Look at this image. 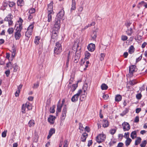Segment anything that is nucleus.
<instances>
[{
	"label": "nucleus",
	"mask_w": 147,
	"mask_h": 147,
	"mask_svg": "<svg viewBox=\"0 0 147 147\" xmlns=\"http://www.w3.org/2000/svg\"><path fill=\"white\" fill-rule=\"evenodd\" d=\"M82 90L81 89L79 90L77 93L72 96L71 99L72 102H76L78 100L79 96L80 95L82 92Z\"/></svg>",
	"instance_id": "20e7f679"
},
{
	"label": "nucleus",
	"mask_w": 147,
	"mask_h": 147,
	"mask_svg": "<svg viewBox=\"0 0 147 147\" xmlns=\"http://www.w3.org/2000/svg\"><path fill=\"white\" fill-rule=\"evenodd\" d=\"M135 48L133 45H131L129 49L128 52L129 53L131 54L134 52Z\"/></svg>",
	"instance_id": "bb28decb"
},
{
	"label": "nucleus",
	"mask_w": 147,
	"mask_h": 147,
	"mask_svg": "<svg viewBox=\"0 0 147 147\" xmlns=\"http://www.w3.org/2000/svg\"><path fill=\"white\" fill-rule=\"evenodd\" d=\"M109 96L108 94H104L102 96V98L105 100H106L108 98Z\"/></svg>",
	"instance_id": "13d9d810"
},
{
	"label": "nucleus",
	"mask_w": 147,
	"mask_h": 147,
	"mask_svg": "<svg viewBox=\"0 0 147 147\" xmlns=\"http://www.w3.org/2000/svg\"><path fill=\"white\" fill-rule=\"evenodd\" d=\"M116 130L115 129H111L110 131V133L112 134L113 135L116 132Z\"/></svg>",
	"instance_id": "e2e57ef3"
},
{
	"label": "nucleus",
	"mask_w": 147,
	"mask_h": 147,
	"mask_svg": "<svg viewBox=\"0 0 147 147\" xmlns=\"http://www.w3.org/2000/svg\"><path fill=\"white\" fill-rule=\"evenodd\" d=\"M147 143L146 141L144 140L142 142V143L140 144V146L141 147H145Z\"/></svg>",
	"instance_id": "de8ad7c7"
},
{
	"label": "nucleus",
	"mask_w": 147,
	"mask_h": 147,
	"mask_svg": "<svg viewBox=\"0 0 147 147\" xmlns=\"http://www.w3.org/2000/svg\"><path fill=\"white\" fill-rule=\"evenodd\" d=\"M21 32H16L15 33L14 37L16 40H19L21 37Z\"/></svg>",
	"instance_id": "412c9836"
},
{
	"label": "nucleus",
	"mask_w": 147,
	"mask_h": 147,
	"mask_svg": "<svg viewBox=\"0 0 147 147\" xmlns=\"http://www.w3.org/2000/svg\"><path fill=\"white\" fill-rule=\"evenodd\" d=\"M129 112V109L127 108H126L125 110L123 111L120 114V115L121 116H123Z\"/></svg>",
	"instance_id": "c9c22d12"
},
{
	"label": "nucleus",
	"mask_w": 147,
	"mask_h": 147,
	"mask_svg": "<svg viewBox=\"0 0 147 147\" xmlns=\"http://www.w3.org/2000/svg\"><path fill=\"white\" fill-rule=\"evenodd\" d=\"M16 51V49L15 48H13V50L12 54V56L13 58H14L15 55Z\"/></svg>",
	"instance_id": "bf43d9fd"
},
{
	"label": "nucleus",
	"mask_w": 147,
	"mask_h": 147,
	"mask_svg": "<svg viewBox=\"0 0 147 147\" xmlns=\"http://www.w3.org/2000/svg\"><path fill=\"white\" fill-rule=\"evenodd\" d=\"M14 31V29L12 28H9L7 30V32L9 34H12Z\"/></svg>",
	"instance_id": "79ce46f5"
},
{
	"label": "nucleus",
	"mask_w": 147,
	"mask_h": 147,
	"mask_svg": "<svg viewBox=\"0 0 147 147\" xmlns=\"http://www.w3.org/2000/svg\"><path fill=\"white\" fill-rule=\"evenodd\" d=\"M142 96V94L141 93H139L136 95V98L138 100L141 99Z\"/></svg>",
	"instance_id": "6e6d98bb"
},
{
	"label": "nucleus",
	"mask_w": 147,
	"mask_h": 147,
	"mask_svg": "<svg viewBox=\"0 0 147 147\" xmlns=\"http://www.w3.org/2000/svg\"><path fill=\"white\" fill-rule=\"evenodd\" d=\"M25 106L27 108L28 110H30L32 109V107L31 104L29 102H27L25 104Z\"/></svg>",
	"instance_id": "393cba45"
},
{
	"label": "nucleus",
	"mask_w": 147,
	"mask_h": 147,
	"mask_svg": "<svg viewBox=\"0 0 147 147\" xmlns=\"http://www.w3.org/2000/svg\"><path fill=\"white\" fill-rule=\"evenodd\" d=\"M129 83L131 85H134L136 84L137 83V82L136 80H130L129 81Z\"/></svg>",
	"instance_id": "49530a36"
},
{
	"label": "nucleus",
	"mask_w": 147,
	"mask_h": 147,
	"mask_svg": "<svg viewBox=\"0 0 147 147\" xmlns=\"http://www.w3.org/2000/svg\"><path fill=\"white\" fill-rule=\"evenodd\" d=\"M85 59H88L90 57V54L88 51H86L84 53Z\"/></svg>",
	"instance_id": "2f4dec72"
},
{
	"label": "nucleus",
	"mask_w": 147,
	"mask_h": 147,
	"mask_svg": "<svg viewBox=\"0 0 147 147\" xmlns=\"http://www.w3.org/2000/svg\"><path fill=\"white\" fill-rule=\"evenodd\" d=\"M35 12V9L34 8H32L30 9L28 11V13L34 15V13Z\"/></svg>",
	"instance_id": "37998d69"
},
{
	"label": "nucleus",
	"mask_w": 147,
	"mask_h": 147,
	"mask_svg": "<svg viewBox=\"0 0 147 147\" xmlns=\"http://www.w3.org/2000/svg\"><path fill=\"white\" fill-rule=\"evenodd\" d=\"M67 113V106L66 105H65L63 106V109L61 115V120H64L66 116V113Z\"/></svg>",
	"instance_id": "6e6552de"
},
{
	"label": "nucleus",
	"mask_w": 147,
	"mask_h": 147,
	"mask_svg": "<svg viewBox=\"0 0 147 147\" xmlns=\"http://www.w3.org/2000/svg\"><path fill=\"white\" fill-rule=\"evenodd\" d=\"M53 2L51 1L48 5L47 8V12H54L53 10Z\"/></svg>",
	"instance_id": "9b49d317"
},
{
	"label": "nucleus",
	"mask_w": 147,
	"mask_h": 147,
	"mask_svg": "<svg viewBox=\"0 0 147 147\" xmlns=\"http://www.w3.org/2000/svg\"><path fill=\"white\" fill-rule=\"evenodd\" d=\"M129 132H125L124 133L123 137L126 139L129 138Z\"/></svg>",
	"instance_id": "09e8293b"
},
{
	"label": "nucleus",
	"mask_w": 147,
	"mask_h": 147,
	"mask_svg": "<svg viewBox=\"0 0 147 147\" xmlns=\"http://www.w3.org/2000/svg\"><path fill=\"white\" fill-rule=\"evenodd\" d=\"M102 123V127L104 128L107 127L109 125V122L106 119L103 120Z\"/></svg>",
	"instance_id": "5701e85b"
},
{
	"label": "nucleus",
	"mask_w": 147,
	"mask_h": 147,
	"mask_svg": "<svg viewBox=\"0 0 147 147\" xmlns=\"http://www.w3.org/2000/svg\"><path fill=\"white\" fill-rule=\"evenodd\" d=\"M26 107L25 106L24 104H23L22 105V113H25L26 112Z\"/></svg>",
	"instance_id": "a18cd8bd"
},
{
	"label": "nucleus",
	"mask_w": 147,
	"mask_h": 147,
	"mask_svg": "<svg viewBox=\"0 0 147 147\" xmlns=\"http://www.w3.org/2000/svg\"><path fill=\"white\" fill-rule=\"evenodd\" d=\"M79 129L80 130V132L81 133L83 132V131H84V128L83 126V125L82 124L80 123H79Z\"/></svg>",
	"instance_id": "ea45409f"
},
{
	"label": "nucleus",
	"mask_w": 147,
	"mask_h": 147,
	"mask_svg": "<svg viewBox=\"0 0 147 147\" xmlns=\"http://www.w3.org/2000/svg\"><path fill=\"white\" fill-rule=\"evenodd\" d=\"M62 107L60 105L57 104V110L56 113H57L58 112H60L61 111V109Z\"/></svg>",
	"instance_id": "c03bdc74"
},
{
	"label": "nucleus",
	"mask_w": 147,
	"mask_h": 147,
	"mask_svg": "<svg viewBox=\"0 0 147 147\" xmlns=\"http://www.w3.org/2000/svg\"><path fill=\"white\" fill-rule=\"evenodd\" d=\"M76 2L75 0H72L71 7L70 9V12H72L73 10H75L76 9Z\"/></svg>",
	"instance_id": "a211bd4d"
},
{
	"label": "nucleus",
	"mask_w": 147,
	"mask_h": 147,
	"mask_svg": "<svg viewBox=\"0 0 147 147\" xmlns=\"http://www.w3.org/2000/svg\"><path fill=\"white\" fill-rule=\"evenodd\" d=\"M8 5L10 8L15 7L16 6V3L13 1H9Z\"/></svg>",
	"instance_id": "c85d7f7f"
},
{
	"label": "nucleus",
	"mask_w": 147,
	"mask_h": 147,
	"mask_svg": "<svg viewBox=\"0 0 147 147\" xmlns=\"http://www.w3.org/2000/svg\"><path fill=\"white\" fill-rule=\"evenodd\" d=\"M55 117L54 116L52 115H50L49 117L48 118V121L51 124H53L54 123L55 120Z\"/></svg>",
	"instance_id": "2eb2a0df"
},
{
	"label": "nucleus",
	"mask_w": 147,
	"mask_h": 147,
	"mask_svg": "<svg viewBox=\"0 0 147 147\" xmlns=\"http://www.w3.org/2000/svg\"><path fill=\"white\" fill-rule=\"evenodd\" d=\"M48 15L47 18L48 20L47 21L49 22H51L52 20V15L54 14V12H47Z\"/></svg>",
	"instance_id": "6ab92c4d"
},
{
	"label": "nucleus",
	"mask_w": 147,
	"mask_h": 147,
	"mask_svg": "<svg viewBox=\"0 0 147 147\" xmlns=\"http://www.w3.org/2000/svg\"><path fill=\"white\" fill-rule=\"evenodd\" d=\"M38 134L36 132V131H35L34 132V135L33 138V140L34 142H37L38 141Z\"/></svg>",
	"instance_id": "dca6fc26"
},
{
	"label": "nucleus",
	"mask_w": 147,
	"mask_h": 147,
	"mask_svg": "<svg viewBox=\"0 0 147 147\" xmlns=\"http://www.w3.org/2000/svg\"><path fill=\"white\" fill-rule=\"evenodd\" d=\"M136 66L135 65H131L129 67V76H132L133 74L136 71Z\"/></svg>",
	"instance_id": "423d86ee"
},
{
	"label": "nucleus",
	"mask_w": 147,
	"mask_h": 147,
	"mask_svg": "<svg viewBox=\"0 0 147 147\" xmlns=\"http://www.w3.org/2000/svg\"><path fill=\"white\" fill-rule=\"evenodd\" d=\"M144 4H145V2L144 1H142L139 3L138 6L139 7H141L142 6H144Z\"/></svg>",
	"instance_id": "5fc2aeb1"
},
{
	"label": "nucleus",
	"mask_w": 147,
	"mask_h": 147,
	"mask_svg": "<svg viewBox=\"0 0 147 147\" xmlns=\"http://www.w3.org/2000/svg\"><path fill=\"white\" fill-rule=\"evenodd\" d=\"M5 74L7 77H8L10 74V71L9 70H7L5 72Z\"/></svg>",
	"instance_id": "69168bd1"
},
{
	"label": "nucleus",
	"mask_w": 147,
	"mask_h": 147,
	"mask_svg": "<svg viewBox=\"0 0 147 147\" xmlns=\"http://www.w3.org/2000/svg\"><path fill=\"white\" fill-rule=\"evenodd\" d=\"M8 22V26H11L13 25V21L12 20H11L10 21Z\"/></svg>",
	"instance_id": "0e129e2a"
},
{
	"label": "nucleus",
	"mask_w": 147,
	"mask_h": 147,
	"mask_svg": "<svg viewBox=\"0 0 147 147\" xmlns=\"http://www.w3.org/2000/svg\"><path fill=\"white\" fill-rule=\"evenodd\" d=\"M64 14V11L63 9H61V10L58 13L56 18L61 20Z\"/></svg>",
	"instance_id": "f8f14e48"
},
{
	"label": "nucleus",
	"mask_w": 147,
	"mask_h": 147,
	"mask_svg": "<svg viewBox=\"0 0 147 147\" xmlns=\"http://www.w3.org/2000/svg\"><path fill=\"white\" fill-rule=\"evenodd\" d=\"M101 88L102 90H106L108 89V87L105 84H102L101 86Z\"/></svg>",
	"instance_id": "e433bc0d"
},
{
	"label": "nucleus",
	"mask_w": 147,
	"mask_h": 147,
	"mask_svg": "<svg viewBox=\"0 0 147 147\" xmlns=\"http://www.w3.org/2000/svg\"><path fill=\"white\" fill-rule=\"evenodd\" d=\"M141 138L140 137L137 138V139L135 140V144L136 145H137L139 144L141 141Z\"/></svg>",
	"instance_id": "72a5a7b5"
},
{
	"label": "nucleus",
	"mask_w": 147,
	"mask_h": 147,
	"mask_svg": "<svg viewBox=\"0 0 147 147\" xmlns=\"http://www.w3.org/2000/svg\"><path fill=\"white\" fill-rule=\"evenodd\" d=\"M78 86V83L73 84L72 85H68V89H70V92H72L75 91Z\"/></svg>",
	"instance_id": "1a4fd4ad"
},
{
	"label": "nucleus",
	"mask_w": 147,
	"mask_h": 147,
	"mask_svg": "<svg viewBox=\"0 0 147 147\" xmlns=\"http://www.w3.org/2000/svg\"><path fill=\"white\" fill-rule=\"evenodd\" d=\"M70 51L69 52L68 55H67V61H66V66L67 67H68V65H69V59L70 58Z\"/></svg>",
	"instance_id": "58836bf2"
},
{
	"label": "nucleus",
	"mask_w": 147,
	"mask_h": 147,
	"mask_svg": "<svg viewBox=\"0 0 147 147\" xmlns=\"http://www.w3.org/2000/svg\"><path fill=\"white\" fill-rule=\"evenodd\" d=\"M105 54L104 53H101L100 55V59L102 61L104 60V58L105 56Z\"/></svg>",
	"instance_id": "603ef678"
},
{
	"label": "nucleus",
	"mask_w": 147,
	"mask_h": 147,
	"mask_svg": "<svg viewBox=\"0 0 147 147\" xmlns=\"http://www.w3.org/2000/svg\"><path fill=\"white\" fill-rule=\"evenodd\" d=\"M128 39L127 37L125 35H122L121 37V40L123 41H125Z\"/></svg>",
	"instance_id": "864d4df0"
},
{
	"label": "nucleus",
	"mask_w": 147,
	"mask_h": 147,
	"mask_svg": "<svg viewBox=\"0 0 147 147\" xmlns=\"http://www.w3.org/2000/svg\"><path fill=\"white\" fill-rule=\"evenodd\" d=\"M34 121L33 120H30L28 122L29 126L30 127L34 126L35 125Z\"/></svg>",
	"instance_id": "473e14b6"
},
{
	"label": "nucleus",
	"mask_w": 147,
	"mask_h": 147,
	"mask_svg": "<svg viewBox=\"0 0 147 147\" xmlns=\"http://www.w3.org/2000/svg\"><path fill=\"white\" fill-rule=\"evenodd\" d=\"M122 96L120 94H117L115 96V100L116 102H119L121 100Z\"/></svg>",
	"instance_id": "a878e982"
},
{
	"label": "nucleus",
	"mask_w": 147,
	"mask_h": 147,
	"mask_svg": "<svg viewBox=\"0 0 147 147\" xmlns=\"http://www.w3.org/2000/svg\"><path fill=\"white\" fill-rule=\"evenodd\" d=\"M124 131H129L130 128V126L129 123L127 122H124L122 124Z\"/></svg>",
	"instance_id": "0eeeda50"
},
{
	"label": "nucleus",
	"mask_w": 147,
	"mask_h": 147,
	"mask_svg": "<svg viewBox=\"0 0 147 147\" xmlns=\"http://www.w3.org/2000/svg\"><path fill=\"white\" fill-rule=\"evenodd\" d=\"M132 141V140L131 139V138H127V139L125 142V144L126 146H129L131 142Z\"/></svg>",
	"instance_id": "c756f323"
},
{
	"label": "nucleus",
	"mask_w": 147,
	"mask_h": 147,
	"mask_svg": "<svg viewBox=\"0 0 147 147\" xmlns=\"http://www.w3.org/2000/svg\"><path fill=\"white\" fill-rule=\"evenodd\" d=\"M137 136V131H134L131 133L130 137L132 139H134L136 138Z\"/></svg>",
	"instance_id": "4be33fe9"
},
{
	"label": "nucleus",
	"mask_w": 147,
	"mask_h": 147,
	"mask_svg": "<svg viewBox=\"0 0 147 147\" xmlns=\"http://www.w3.org/2000/svg\"><path fill=\"white\" fill-rule=\"evenodd\" d=\"M32 31L27 29V31L26 32L25 36L26 37L29 38L32 34Z\"/></svg>",
	"instance_id": "b1692460"
},
{
	"label": "nucleus",
	"mask_w": 147,
	"mask_h": 147,
	"mask_svg": "<svg viewBox=\"0 0 147 147\" xmlns=\"http://www.w3.org/2000/svg\"><path fill=\"white\" fill-rule=\"evenodd\" d=\"M39 82L38 81H37L36 83H35L34 84V85L32 87V88H37L39 86Z\"/></svg>",
	"instance_id": "3c124183"
},
{
	"label": "nucleus",
	"mask_w": 147,
	"mask_h": 147,
	"mask_svg": "<svg viewBox=\"0 0 147 147\" xmlns=\"http://www.w3.org/2000/svg\"><path fill=\"white\" fill-rule=\"evenodd\" d=\"M7 131V130L4 131L2 133L1 135L2 137L3 138H5L6 136Z\"/></svg>",
	"instance_id": "4d7b16f0"
},
{
	"label": "nucleus",
	"mask_w": 147,
	"mask_h": 147,
	"mask_svg": "<svg viewBox=\"0 0 147 147\" xmlns=\"http://www.w3.org/2000/svg\"><path fill=\"white\" fill-rule=\"evenodd\" d=\"M88 136V134L86 132L82 134L81 137V141L83 142H85L86 141V139Z\"/></svg>",
	"instance_id": "ddd939ff"
},
{
	"label": "nucleus",
	"mask_w": 147,
	"mask_h": 147,
	"mask_svg": "<svg viewBox=\"0 0 147 147\" xmlns=\"http://www.w3.org/2000/svg\"><path fill=\"white\" fill-rule=\"evenodd\" d=\"M55 129L54 128H51L49 131V134L47 136V138L48 139L51 138L52 135L55 133Z\"/></svg>",
	"instance_id": "4468645a"
},
{
	"label": "nucleus",
	"mask_w": 147,
	"mask_h": 147,
	"mask_svg": "<svg viewBox=\"0 0 147 147\" xmlns=\"http://www.w3.org/2000/svg\"><path fill=\"white\" fill-rule=\"evenodd\" d=\"M23 20L21 18H19V20L17 21L15 24L16 27L15 32H21L22 29V23Z\"/></svg>",
	"instance_id": "7ed1b4c3"
},
{
	"label": "nucleus",
	"mask_w": 147,
	"mask_h": 147,
	"mask_svg": "<svg viewBox=\"0 0 147 147\" xmlns=\"http://www.w3.org/2000/svg\"><path fill=\"white\" fill-rule=\"evenodd\" d=\"M40 39V38L39 36H36L34 41V43L36 45H38Z\"/></svg>",
	"instance_id": "4c0bfd02"
},
{
	"label": "nucleus",
	"mask_w": 147,
	"mask_h": 147,
	"mask_svg": "<svg viewBox=\"0 0 147 147\" xmlns=\"http://www.w3.org/2000/svg\"><path fill=\"white\" fill-rule=\"evenodd\" d=\"M68 141L67 140H65L64 141V143L63 147H67L68 146Z\"/></svg>",
	"instance_id": "052dcab7"
},
{
	"label": "nucleus",
	"mask_w": 147,
	"mask_h": 147,
	"mask_svg": "<svg viewBox=\"0 0 147 147\" xmlns=\"http://www.w3.org/2000/svg\"><path fill=\"white\" fill-rule=\"evenodd\" d=\"M34 16V15L33 14H30L28 13V20L30 21L32 19L33 17Z\"/></svg>",
	"instance_id": "8fccbe9b"
},
{
	"label": "nucleus",
	"mask_w": 147,
	"mask_h": 147,
	"mask_svg": "<svg viewBox=\"0 0 147 147\" xmlns=\"http://www.w3.org/2000/svg\"><path fill=\"white\" fill-rule=\"evenodd\" d=\"M17 4L18 6H22L24 5V1L23 0H18Z\"/></svg>",
	"instance_id": "7c9ffc66"
},
{
	"label": "nucleus",
	"mask_w": 147,
	"mask_h": 147,
	"mask_svg": "<svg viewBox=\"0 0 147 147\" xmlns=\"http://www.w3.org/2000/svg\"><path fill=\"white\" fill-rule=\"evenodd\" d=\"M13 18V16L11 13H9L8 14L7 16L4 19V21L7 22L9 21L12 20Z\"/></svg>",
	"instance_id": "aec40b11"
},
{
	"label": "nucleus",
	"mask_w": 147,
	"mask_h": 147,
	"mask_svg": "<svg viewBox=\"0 0 147 147\" xmlns=\"http://www.w3.org/2000/svg\"><path fill=\"white\" fill-rule=\"evenodd\" d=\"M60 23L61 20L56 18L52 32V39H56L57 38L59 30L60 27Z\"/></svg>",
	"instance_id": "f257e3e1"
},
{
	"label": "nucleus",
	"mask_w": 147,
	"mask_h": 147,
	"mask_svg": "<svg viewBox=\"0 0 147 147\" xmlns=\"http://www.w3.org/2000/svg\"><path fill=\"white\" fill-rule=\"evenodd\" d=\"M97 37V33L95 31H94L93 33L91 35V37L92 40H95L96 38Z\"/></svg>",
	"instance_id": "cd10ccee"
},
{
	"label": "nucleus",
	"mask_w": 147,
	"mask_h": 147,
	"mask_svg": "<svg viewBox=\"0 0 147 147\" xmlns=\"http://www.w3.org/2000/svg\"><path fill=\"white\" fill-rule=\"evenodd\" d=\"M134 28V26L131 27L127 29V30L126 31V34L128 36H131L133 32V28Z\"/></svg>",
	"instance_id": "f3484780"
},
{
	"label": "nucleus",
	"mask_w": 147,
	"mask_h": 147,
	"mask_svg": "<svg viewBox=\"0 0 147 147\" xmlns=\"http://www.w3.org/2000/svg\"><path fill=\"white\" fill-rule=\"evenodd\" d=\"M106 138V136L103 134H99L96 138V141L100 143L104 141Z\"/></svg>",
	"instance_id": "39448f33"
},
{
	"label": "nucleus",
	"mask_w": 147,
	"mask_h": 147,
	"mask_svg": "<svg viewBox=\"0 0 147 147\" xmlns=\"http://www.w3.org/2000/svg\"><path fill=\"white\" fill-rule=\"evenodd\" d=\"M83 7L82 6L78 8V11L79 12H80V13H78V16L79 17L80 19H81V17L80 16V14L81 12L83 11Z\"/></svg>",
	"instance_id": "a19ab883"
},
{
	"label": "nucleus",
	"mask_w": 147,
	"mask_h": 147,
	"mask_svg": "<svg viewBox=\"0 0 147 147\" xmlns=\"http://www.w3.org/2000/svg\"><path fill=\"white\" fill-rule=\"evenodd\" d=\"M142 55H141L140 57H139L138 58H137L136 59V62H137L139 61H140L142 59Z\"/></svg>",
	"instance_id": "338daca9"
},
{
	"label": "nucleus",
	"mask_w": 147,
	"mask_h": 147,
	"mask_svg": "<svg viewBox=\"0 0 147 147\" xmlns=\"http://www.w3.org/2000/svg\"><path fill=\"white\" fill-rule=\"evenodd\" d=\"M87 49L89 51L93 52L94 51L95 49V44L91 43L89 44L87 47Z\"/></svg>",
	"instance_id": "9d476101"
},
{
	"label": "nucleus",
	"mask_w": 147,
	"mask_h": 147,
	"mask_svg": "<svg viewBox=\"0 0 147 147\" xmlns=\"http://www.w3.org/2000/svg\"><path fill=\"white\" fill-rule=\"evenodd\" d=\"M62 48L61 44L59 42H56L54 49V56L56 57V55L60 54L62 51Z\"/></svg>",
	"instance_id": "f03ea898"
},
{
	"label": "nucleus",
	"mask_w": 147,
	"mask_h": 147,
	"mask_svg": "<svg viewBox=\"0 0 147 147\" xmlns=\"http://www.w3.org/2000/svg\"><path fill=\"white\" fill-rule=\"evenodd\" d=\"M88 132H89L90 131V129L89 127L88 126H86L84 128V130Z\"/></svg>",
	"instance_id": "680f3d73"
},
{
	"label": "nucleus",
	"mask_w": 147,
	"mask_h": 147,
	"mask_svg": "<svg viewBox=\"0 0 147 147\" xmlns=\"http://www.w3.org/2000/svg\"><path fill=\"white\" fill-rule=\"evenodd\" d=\"M34 24V23L33 22L31 24H30L29 26L28 27L27 29L33 32V30Z\"/></svg>",
	"instance_id": "f704fd0d"
},
{
	"label": "nucleus",
	"mask_w": 147,
	"mask_h": 147,
	"mask_svg": "<svg viewBox=\"0 0 147 147\" xmlns=\"http://www.w3.org/2000/svg\"><path fill=\"white\" fill-rule=\"evenodd\" d=\"M18 66L15 63L14 65V66L13 67V68L14 69V71H16L17 70Z\"/></svg>",
	"instance_id": "774afa93"
}]
</instances>
